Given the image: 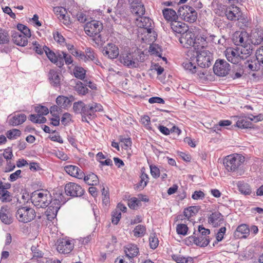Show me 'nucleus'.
<instances>
[{
    "label": "nucleus",
    "instance_id": "nucleus-32",
    "mask_svg": "<svg viewBox=\"0 0 263 263\" xmlns=\"http://www.w3.org/2000/svg\"><path fill=\"white\" fill-rule=\"evenodd\" d=\"M83 179L85 183L89 185H97L99 182L98 176L93 173H90L87 175L84 174Z\"/></svg>",
    "mask_w": 263,
    "mask_h": 263
},
{
    "label": "nucleus",
    "instance_id": "nucleus-4",
    "mask_svg": "<svg viewBox=\"0 0 263 263\" xmlns=\"http://www.w3.org/2000/svg\"><path fill=\"white\" fill-rule=\"evenodd\" d=\"M245 161V157L239 154H233L225 157L223 164L228 172H235Z\"/></svg>",
    "mask_w": 263,
    "mask_h": 263
},
{
    "label": "nucleus",
    "instance_id": "nucleus-49",
    "mask_svg": "<svg viewBox=\"0 0 263 263\" xmlns=\"http://www.w3.org/2000/svg\"><path fill=\"white\" fill-rule=\"evenodd\" d=\"M66 52L64 51H59L57 52L56 58H57L58 62L55 64L60 68H61L64 65V60L65 58Z\"/></svg>",
    "mask_w": 263,
    "mask_h": 263
},
{
    "label": "nucleus",
    "instance_id": "nucleus-38",
    "mask_svg": "<svg viewBox=\"0 0 263 263\" xmlns=\"http://www.w3.org/2000/svg\"><path fill=\"white\" fill-rule=\"evenodd\" d=\"M43 49L47 58L52 63L55 64L58 62L57 58H56L57 53H54L46 46H43Z\"/></svg>",
    "mask_w": 263,
    "mask_h": 263
},
{
    "label": "nucleus",
    "instance_id": "nucleus-8",
    "mask_svg": "<svg viewBox=\"0 0 263 263\" xmlns=\"http://www.w3.org/2000/svg\"><path fill=\"white\" fill-rule=\"evenodd\" d=\"M35 217V212L32 208L22 207L16 212V217L19 221L27 223L33 220Z\"/></svg>",
    "mask_w": 263,
    "mask_h": 263
},
{
    "label": "nucleus",
    "instance_id": "nucleus-20",
    "mask_svg": "<svg viewBox=\"0 0 263 263\" xmlns=\"http://www.w3.org/2000/svg\"><path fill=\"white\" fill-rule=\"evenodd\" d=\"M241 68H243V70L245 69L248 71H258L260 69V64L258 63V61L255 59L253 60H248L247 61L242 60V62L239 64Z\"/></svg>",
    "mask_w": 263,
    "mask_h": 263
},
{
    "label": "nucleus",
    "instance_id": "nucleus-9",
    "mask_svg": "<svg viewBox=\"0 0 263 263\" xmlns=\"http://www.w3.org/2000/svg\"><path fill=\"white\" fill-rule=\"evenodd\" d=\"M206 46V42L205 39L200 35H197L196 37L194 39V43L192 45L191 49L189 50L187 53V56L193 54H196L200 52V51H205L204 48Z\"/></svg>",
    "mask_w": 263,
    "mask_h": 263
},
{
    "label": "nucleus",
    "instance_id": "nucleus-31",
    "mask_svg": "<svg viewBox=\"0 0 263 263\" xmlns=\"http://www.w3.org/2000/svg\"><path fill=\"white\" fill-rule=\"evenodd\" d=\"M26 120V116L24 114L13 115L9 120V124L12 126H17L23 124Z\"/></svg>",
    "mask_w": 263,
    "mask_h": 263
},
{
    "label": "nucleus",
    "instance_id": "nucleus-12",
    "mask_svg": "<svg viewBox=\"0 0 263 263\" xmlns=\"http://www.w3.org/2000/svg\"><path fill=\"white\" fill-rule=\"evenodd\" d=\"M65 192L67 196L76 197L82 196L85 191L80 185L70 182L65 185Z\"/></svg>",
    "mask_w": 263,
    "mask_h": 263
},
{
    "label": "nucleus",
    "instance_id": "nucleus-16",
    "mask_svg": "<svg viewBox=\"0 0 263 263\" xmlns=\"http://www.w3.org/2000/svg\"><path fill=\"white\" fill-rule=\"evenodd\" d=\"M57 245V250L60 253L68 254L73 249V244L69 240L63 238L58 239Z\"/></svg>",
    "mask_w": 263,
    "mask_h": 263
},
{
    "label": "nucleus",
    "instance_id": "nucleus-45",
    "mask_svg": "<svg viewBox=\"0 0 263 263\" xmlns=\"http://www.w3.org/2000/svg\"><path fill=\"white\" fill-rule=\"evenodd\" d=\"M6 135L9 139H16L21 136V132L18 129L13 128L8 130Z\"/></svg>",
    "mask_w": 263,
    "mask_h": 263
},
{
    "label": "nucleus",
    "instance_id": "nucleus-36",
    "mask_svg": "<svg viewBox=\"0 0 263 263\" xmlns=\"http://www.w3.org/2000/svg\"><path fill=\"white\" fill-rule=\"evenodd\" d=\"M126 250H125L126 255L130 258H133L136 256L139 253V248L137 247V246L135 244H129L126 247Z\"/></svg>",
    "mask_w": 263,
    "mask_h": 263
},
{
    "label": "nucleus",
    "instance_id": "nucleus-51",
    "mask_svg": "<svg viewBox=\"0 0 263 263\" xmlns=\"http://www.w3.org/2000/svg\"><path fill=\"white\" fill-rule=\"evenodd\" d=\"M189 228L185 224H178L176 227V232L179 235L185 236L187 234Z\"/></svg>",
    "mask_w": 263,
    "mask_h": 263
},
{
    "label": "nucleus",
    "instance_id": "nucleus-37",
    "mask_svg": "<svg viewBox=\"0 0 263 263\" xmlns=\"http://www.w3.org/2000/svg\"><path fill=\"white\" fill-rule=\"evenodd\" d=\"M73 74L76 78L83 80L85 77L86 70L82 67L75 66L73 69Z\"/></svg>",
    "mask_w": 263,
    "mask_h": 263
},
{
    "label": "nucleus",
    "instance_id": "nucleus-59",
    "mask_svg": "<svg viewBox=\"0 0 263 263\" xmlns=\"http://www.w3.org/2000/svg\"><path fill=\"white\" fill-rule=\"evenodd\" d=\"M9 37L8 32L5 30L0 31V44L8 43Z\"/></svg>",
    "mask_w": 263,
    "mask_h": 263
},
{
    "label": "nucleus",
    "instance_id": "nucleus-15",
    "mask_svg": "<svg viewBox=\"0 0 263 263\" xmlns=\"http://www.w3.org/2000/svg\"><path fill=\"white\" fill-rule=\"evenodd\" d=\"M48 80L50 84L55 88H60L61 85L62 74L55 69H50L48 73Z\"/></svg>",
    "mask_w": 263,
    "mask_h": 263
},
{
    "label": "nucleus",
    "instance_id": "nucleus-23",
    "mask_svg": "<svg viewBox=\"0 0 263 263\" xmlns=\"http://www.w3.org/2000/svg\"><path fill=\"white\" fill-rule=\"evenodd\" d=\"M240 11L239 7L234 5H231V6L227 8L225 14L227 18L231 21H236L239 19V16L240 15Z\"/></svg>",
    "mask_w": 263,
    "mask_h": 263
},
{
    "label": "nucleus",
    "instance_id": "nucleus-47",
    "mask_svg": "<svg viewBox=\"0 0 263 263\" xmlns=\"http://www.w3.org/2000/svg\"><path fill=\"white\" fill-rule=\"evenodd\" d=\"M17 28L20 31V33L23 34L24 35L28 37H30L31 36L30 30L25 25L22 24H18L17 25Z\"/></svg>",
    "mask_w": 263,
    "mask_h": 263
},
{
    "label": "nucleus",
    "instance_id": "nucleus-54",
    "mask_svg": "<svg viewBox=\"0 0 263 263\" xmlns=\"http://www.w3.org/2000/svg\"><path fill=\"white\" fill-rule=\"evenodd\" d=\"M235 69H237V71L235 72H233L231 74V78L233 79L240 78L243 73V68H241L239 64H238L236 65V68H235Z\"/></svg>",
    "mask_w": 263,
    "mask_h": 263
},
{
    "label": "nucleus",
    "instance_id": "nucleus-14",
    "mask_svg": "<svg viewBox=\"0 0 263 263\" xmlns=\"http://www.w3.org/2000/svg\"><path fill=\"white\" fill-rule=\"evenodd\" d=\"M248 36L251 45H260L263 42V29L260 28H254L250 34H248Z\"/></svg>",
    "mask_w": 263,
    "mask_h": 263
},
{
    "label": "nucleus",
    "instance_id": "nucleus-17",
    "mask_svg": "<svg viewBox=\"0 0 263 263\" xmlns=\"http://www.w3.org/2000/svg\"><path fill=\"white\" fill-rule=\"evenodd\" d=\"M137 26L146 30L148 33H151L154 29V22L148 17L140 16L139 18L136 19Z\"/></svg>",
    "mask_w": 263,
    "mask_h": 263
},
{
    "label": "nucleus",
    "instance_id": "nucleus-18",
    "mask_svg": "<svg viewBox=\"0 0 263 263\" xmlns=\"http://www.w3.org/2000/svg\"><path fill=\"white\" fill-rule=\"evenodd\" d=\"M1 221L6 225L11 224L13 221L12 214L10 213V209L7 205H3L0 210Z\"/></svg>",
    "mask_w": 263,
    "mask_h": 263
},
{
    "label": "nucleus",
    "instance_id": "nucleus-52",
    "mask_svg": "<svg viewBox=\"0 0 263 263\" xmlns=\"http://www.w3.org/2000/svg\"><path fill=\"white\" fill-rule=\"evenodd\" d=\"M85 56L86 57V62L88 60H95V58L97 55L94 50L91 48H87L85 50Z\"/></svg>",
    "mask_w": 263,
    "mask_h": 263
},
{
    "label": "nucleus",
    "instance_id": "nucleus-46",
    "mask_svg": "<svg viewBox=\"0 0 263 263\" xmlns=\"http://www.w3.org/2000/svg\"><path fill=\"white\" fill-rule=\"evenodd\" d=\"M58 212V211L57 210V208L52 209V208L48 206L46 211L45 212L47 219L49 221H52L56 217Z\"/></svg>",
    "mask_w": 263,
    "mask_h": 263
},
{
    "label": "nucleus",
    "instance_id": "nucleus-1",
    "mask_svg": "<svg viewBox=\"0 0 263 263\" xmlns=\"http://www.w3.org/2000/svg\"><path fill=\"white\" fill-rule=\"evenodd\" d=\"M120 62L128 68H136L139 67V62L144 61L143 52H128L122 53L119 57Z\"/></svg>",
    "mask_w": 263,
    "mask_h": 263
},
{
    "label": "nucleus",
    "instance_id": "nucleus-11",
    "mask_svg": "<svg viewBox=\"0 0 263 263\" xmlns=\"http://www.w3.org/2000/svg\"><path fill=\"white\" fill-rule=\"evenodd\" d=\"M196 231L194 232L193 235L187 237L185 239V243L187 246L191 245L192 243L200 247H205L210 243V238L203 235L196 236Z\"/></svg>",
    "mask_w": 263,
    "mask_h": 263
},
{
    "label": "nucleus",
    "instance_id": "nucleus-42",
    "mask_svg": "<svg viewBox=\"0 0 263 263\" xmlns=\"http://www.w3.org/2000/svg\"><path fill=\"white\" fill-rule=\"evenodd\" d=\"M135 237H141L144 235L146 232V227L142 224L137 226L133 230Z\"/></svg>",
    "mask_w": 263,
    "mask_h": 263
},
{
    "label": "nucleus",
    "instance_id": "nucleus-58",
    "mask_svg": "<svg viewBox=\"0 0 263 263\" xmlns=\"http://www.w3.org/2000/svg\"><path fill=\"white\" fill-rule=\"evenodd\" d=\"M149 240L150 248L153 250L155 249L159 244L158 238L155 236V234L151 235Z\"/></svg>",
    "mask_w": 263,
    "mask_h": 263
},
{
    "label": "nucleus",
    "instance_id": "nucleus-25",
    "mask_svg": "<svg viewBox=\"0 0 263 263\" xmlns=\"http://www.w3.org/2000/svg\"><path fill=\"white\" fill-rule=\"evenodd\" d=\"M223 221V216L219 211L213 212L208 217V222L214 227L220 226Z\"/></svg>",
    "mask_w": 263,
    "mask_h": 263
},
{
    "label": "nucleus",
    "instance_id": "nucleus-53",
    "mask_svg": "<svg viewBox=\"0 0 263 263\" xmlns=\"http://www.w3.org/2000/svg\"><path fill=\"white\" fill-rule=\"evenodd\" d=\"M141 204V200L136 197H133L128 200V205L131 209L135 210Z\"/></svg>",
    "mask_w": 263,
    "mask_h": 263
},
{
    "label": "nucleus",
    "instance_id": "nucleus-34",
    "mask_svg": "<svg viewBox=\"0 0 263 263\" xmlns=\"http://www.w3.org/2000/svg\"><path fill=\"white\" fill-rule=\"evenodd\" d=\"M236 126L240 128H252L253 124L249 119V117H240L236 122Z\"/></svg>",
    "mask_w": 263,
    "mask_h": 263
},
{
    "label": "nucleus",
    "instance_id": "nucleus-29",
    "mask_svg": "<svg viewBox=\"0 0 263 263\" xmlns=\"http://www.w3.org/2000/svg\"><path fill=\"white\" fill-rule=\"evenodd\" d=\"M162 13L164 18L170 23L177 20L179 17L178 12L177 13L174 10L171 8H164L162 10Z\"/></svg>",
    "mask_w": 263,
    "mask_h": 263
},
{
    "label": "nucleus",
    "instance_id": "nucleus-10",
    "mask_svg": "<svg viewBox=\"0 0 263 263\" xmlns=\"http://www.w3.org/2000/svg\"><path fill=\"white\" fill-rule=\"evenodd\" d=\"M214 73L219 77L227 76L230 70V64L223 59H218L216 61L213 67Z\"/></svg>",
    "mask_w": 263,
    "mask_h": 263
},
{
    "label": "nucleus",
    "instance_id": "nucleus-63",
    "mask_svg": "<svg viewBox=\"0 0 263 263\" xmlns=\"http://www.w3.org/2000/svg\"><path fill=\"white\" fill-rule=\"evenodd\" d=\"M71 120V115L69 113L65 112L61 118L62 124L65 126L67 125Z\"/></svg>",
    "mask_w": 263,
    "mask_h": 263
},
{
    "label": "nucleus",
    "instance_id": "nucleus-13",
    "mask_svg": "<svg viewBox=\"0 0 263 263\" xmlns=\"http://www.w3.org/2000/svg\"><path fill=\"white\" fill-rule=\"evenodd\" d=\"M196 36L195 33L186 29L184 32L181 34L179 41L183 47L191 48Z\"/></svg>",
    "mask_w": 263,
    "mask_h": 263
},
{
    "label": "nucleus",
    "instance_id": "nucleus-50",
    "mask_svg": "<svg viewBox=\"0 0 263 263\" xmlns=\"http://www.w3.org/2000/svg\"><path fill=\"white\" fill-rule=\"evenodd\" d=\"M121 218V213L117 209H115L112 212L111 215V222L117 225Z\"/></svg>",
    "mask_w": 263,
    "mask_h": 263
},
{
    "label": "nucleus",
    "instance_id": "nucleus-6",
    "mask_svg": "<svg viewBox=\"0 0 263 263\" xmlns=\"http://www.w3.org/2000/svg\"><path fill=\"white\" fill-rule=\"evenodd\" d=\"M178 14L182 20L190 23L195 22L197 18V12L194 8L187 5L180 7Z\"/></svg>",
    "mask_w": 263,
    "mask_h": 263
},
{
    "label": "nucleus",
    "instance_id": "nucleus-60",
    "mask_svg": "<svg viewBox=\"0 0 263 263\" xmlns=\"http://www.w3.org/2000/svg\"><path fill=\"white\" fill-rule=\"evenodd\" d=\"M35 110L40 116L41 115H46L49 113L48 108L44 106L40 105L35 107Z\"/></svg>",
    "mask_w": 263,
    "mask_h": 263
},
{
    "label": "nucleus",
    "instance_id": "nucleus-24",
    "mask_svg": "<svg viewBox=\"0 0 263 263\" xmlns=\"http://www.w3.org/2000/svg\"><path fill=\"white\" fill-rule=\"evenodd\" d=\"M66 172L71 176L79 179H82L84 173L78 167L75 165H66L64 167Z\"/></svg>",
    "mask_w": 263,
    "mask_h": 263
},
{
    "label": "nucleus",
    "instance_id": "nucleus-27",
    "mask_svg": "<svg viewBox=\"0 0 263 263\" xmlns=\"http://www.w3.org/2000/svg\"><path fill=\"white\" fill-rule=\"evenodd\" d=\"M74 99V97L72 95L69 97L59 96L56 99V103L61 108L66 109L71 105Z\"/></svg>",
    "mask_w": 263,
    "mask_h": 263
},
{
    "label": "nucleus",
    "instance_id": "nucleus-40",
    "mask_svg": "<svg viewBox=\"0 0 263 263\" xmlns=\"http://www.w3.org/2000/svg\"><path fill=\"white\" fill-rule=\"evenodd\" d=\"M182 66L185 70L191 74H194L197 71L196 65L190 61H186L183 62L182 63Z\"/></svg>",
    "mask_w": 263,
    "mask_h": 263
},
{
    "label": "nucleus",
    "instance_id": "nucleus-7",
    "mask_svg": "<svg viewBox=\"0 0 263 263\" xmlns=\"http://www.w3.org/2000/svg\"><path fill=\"white\" fill-rule=\"evenodd\" d=\"M103 29L102 24L97 21L93 20L86 24L84 27L85 33L90 36H96V40L99 41V39H101V35L99 34ZM101 41V39H100Z\"/></svg>",
    "mask_w": 263,
    "mask_h": 263
},
{
    "label": "nucleus",
    "instance_id": "nucleus-55",
    "mask_svg": "<svg viewBox=\"0 0 263 263\" xmlns=\"http://www.w3.org/2000/svg\"><path fill=\"white\" fill-rule=\"evenodd\" d=\"M256 59L260 64L261 66L263 67V46H260L255 52Z\"/></svg>",
    "mask_w": 263,
    "mask_h": 263
},
{
    "label": "nucleus",
    "instance_id": "nucleus-2",
    "mask_svg": "<svg viewBox=\"0 0 263 263\" xmlns=\"http://www.w3.org/2000/svg\"><path fill=\"white\" fill-rule=\"evenodd\" d=\"M233 41L236 45L242 46L241 54L249 56L252 53L254 48L249 42L248 43L249 36L246 31L235 32L233 36Z\"/></svg>",
    "mask_w": 263,
    "mask_h": 263
},
{
    "label": "nucleus",
    "instance_id": "nucleus-26",
    "mask_svg": "<svg viewBox=\"0 0 263 263\" xmlns=\"http://www.w3.org/2000/svg\"><path fill=\"white\" fill-rule=\"evenodd\" d=\"M12 38L14 43L18 46H25L28 44V40L25 35H24L15 30L12 31Z\"/></svg>",
    "mask_w": 263,
    "mask_h": 263
},
{
    "label": "nucleus",
    "instance_id": "nucleus-48",
    "mask_svg": "<svg viewBox=\"0 0 263 263\" xmlns=\"http://www.w3.org/2000/svg\"><path fill=\"white\" fill-rule=\"evenodd\" d=\"M0 200L3 202H10L12 200L11 193L8 191L0 190Z\"/></svg>",
    "mask_w": 263,
    "mask_h": 263
},
{
    "label": "nucleus",
    "instance_id": "nucleus-57",
    "mask_svg": "<svg viewBox=\"0 0 263 263\" xmlns=\"http://www.w3.org/2000/svg\"><path fill=\"white\" fill-rule=\"evenodd\" d=\"M85 103L82 101H79L73 103V109L76 114H80Z\"/></svg>",
    "mask_w": 263,
    "mask_h": 263
},
{
    "label": "nucleus",
    "instance_id": "nucleus-30",
    "mask_svg": "<svg viewBox=\"0 0 263 263\" xmlns=\"http://www.w3.org/2000/svg\"><path fill=\"white\" fill-rule=\"evenodd\" d=\"M249 233L250 229L248 226L246 224H242L237 228L234 232V236L237 238H246Z\"/></svg>",
    "mask_w": 263,
    "mask_h": 263
},
{
    "label": "nucleus",
    "instance_id": "nucleus-28",
    "mask_svg": "<svg viewBox=\"0 0 263 263\" xmlns=\"http://www.w3.org/2000/svg\"><path fill=\"white\" fill-rule=\"evenodd\" d=\"M170 26L173 32L180 34L184 32L187 28L185 23L177 20L171 22Z\"/></svg>",
    "mask_w": 263,
    "mask_h": 263
},
{
    "label": "nucleus",
    "instance_id": "nucleus-64",
    "mask_svg": "<svg viewBox=\"0 0 263 263\" xmlns=\"http://www.w3.org/2000/svg\"><path fill=\"white\" fill-rule=\"evenodd\" d=\"M205 194L201 191H196L192 195V198L194 200L202 199L204 198Z\"/></svg>",
    "mask_w": 263,
    "mask_h": 263
},
{
    "label": "nucleus",
    "instance_id": "nucleus-22",
    "mask_svg": "<svg viewBox=\"0 0 263 263\" xmlns=\"http://www.w3.org/2000/svg\"><path fill=\"white\" fill-rule=\"evenodd\" d=\"M130 9L133 13L141 16L144 14L145 12L143 4L140 1L133 0L130 3Z\"/></svg>",
    "mask_w": 263,
    "mask_h": 263
},
{
    "label": "nucleus",
    "instance_id": "nucleus-19",
    "mask_svg": "<svg viewBox=\"0 0 263 263\" xmlns=\"http://www.w3.org/2000/svg\"><path fill=\"white\" fill-rule=\"evenodd\" d=\"M104 55L107 56L110 59L116 58L119 55V49L117 46L112 43H108L102 50Z\"/></svg>",
    "mask_w": 263,
    "mask_h": 263
},
{
    "label": "nucleus",
    "instance_id": "nucleus-61",
    "mask_svg": "<svg viewBox=\"0 0 263 263\" xmlns=\"http://www.w3.org/2000/svg\"><path fill=\"white\" fill-rule=\"evenodd\" d=\"M32 45L33 47H31V48H32V49L34 50L36 53L41 55L44 53V50L43 49V47L42 48V46L37 42H33L32 43Z\"/></svg>",
    "mask_w": 263,
    "mask_h": 263
},
{
    "label": "nucleus",
    "instance_id": "nucleus-39",
    "mask_svg": "<svg viewBox=\"0 0 263 263\" xmlns=\"http://www.w3.org/2000/svg\"><path fill=\"white\" fill-rule=\"evenodd\" d=\"M93 109L92 107L90 106V104H84V107L82 109V111L81 112V115H85L88 117L89 119H93Z\"/></svg>",
    "mask_w": 263,
    "mask_h": 263
},
{
    "label": "nucleus",
    "instance_id": "nucleus-3",
    "mask_svg": "<svg viewBox=\"0 0 263 263\" xmlns=\"http://www.w3.org/2000/svg\"><path fill=\"white\" fill-rule=\"evenodd\" d=\"M30 199L35 206L44 208L49 205L51 195L47 190H37L32 193Z\"/></svg>",
    "mask_w": 263,
    "mask_h": 263
},
{
    "label": "nucleus",
    "instance_id": "nucleus-44",
    "mask_svg": "<svg viewBox=\"0 0 263 263\" xmlns=\"http://www.w3.org/2000/svg\"><path fill=\"white\" fill-rule=\"evenodd\" d=\"M238 187L239 191L245 195H250L251 193V189L250 186L248 183H239L238 185Z\"/></svg>",
    "mask_w": 263,
    "mask_h": 263
},
{
    "label": "nucleus",
    "instance_id": "nucleus-35",
    "mask_svg": "<svg viewBox=\"0 0 263 263\" xmlns=\"http://www.w3.org/2000/svg\"><path fill=\"white\" fill-rule=\"evenodd\" d=\"M66 47L73 55L78 58L79 60L86 62V57L85 56V53L84 52L76 50L73 45L69 44H66Z\"/></svg>",
    "mask_w": 263,
    "mask_h": 263
},
{
    "label": "nucleus",
    "instance_id": "nucleus-56",
    "mask_svg": "<svg viewBox=\"0 0 263 263\" xmlns=\"http://www.w3.org/2000/svg\"><path fill=\"white\" fill-rule=\"evenodd\" d=\"M102 202L103 203L105 204L106 205L109 203V194L108 192V190H106L104 187H103L102 190Z\"/></svg>",
    "mask_w": 263,
    "mask_h": 263
},
{
    "label": "nucleus",
    "instance_id": "nucleus-62",
    "mask_svg": "<svg viewBox=\"0 0 263 263\" xmlns=\"http://www.w3.org/2000/svg\"><path fill=\"white\" fill-rule=\"evenodd\" d=\"M150 170L151 175L153 178H157L160 176V170L156 165H151Z\"/></svg>",
    "mask_w": 263,
    "mask_h": 263
},
{
    "label": "nucleus",
    "instance_id": "nucleus-43",
    "mask_svg": "<svg viewBox=\"0 0 263 263\" xmlns=\"http://www.w3.org/2000/svg\"><path fill=\"white\" fill-rule=\"evenodd\" d=\"M232 124V122L228 120H221L217 124L214 125V126L211 129V132L218 133L217 130H221V127H225L229 126Z\"/></svg>",
    "mask_w": 263,
    "mask_h": 263
},
{
    "label": "nucleus",
    "instance_id": "nucleus-21",
    "mask_svg": "<svg viewBox=\"0 0 263 263\" xmlns=\"http://www.w3.org/2000/svg\"><path fill=\"white\" fill-rule=\"evenodd\" d=\"M225 55L229 62L236 64V65L239 64L241 62V60L243 59L242 57L238 54L237 51L232 48L226 49L225 51Z\"/></svg>",
    "mask_w": 263,
    "mask_h": 263
},
{
    "label": "nucleus",
    "instance_id": "nucleus-41",
    "mask_svg": "<svg viewBox=\"0 0 263 263\" xmlns=\"http://www.w3.org/2000/svg\"><path fill=\"white\" fill-rule=\"evenodd\" d=\"M75 90L79 95H85L88 92V89L81 81H78L75 86Z\"/></svg>",
    "mask_w": 263,
    "mask_h": 263
},
{
    "label": "nucleus",
    "instance_id": "nucleus-5",
    "mask_svg": "<svg viewBox=\"0 0 263 263\" xmlns=\"http://www.w3.org/2000/svg\"><path fill=\"white\" fill-rule=\"evenodd\" d=\"M191 60L196 59L199 66L202 68L210 67L212 64V55L208 50L200 51V52L193 54L188 57Z\"/></svg>",
    "mask_w": 263,
    "mask_h": 263
},
{
    "label": "nucleus",
    "instance_id": "nucleus-33",
    "mask_svg": "<svg viewBox=\"0 0 263 263\" xmlns=\"http://www.w3.org/2000/svg\"><path fill=\"white\" fill-rule=\"evenodd\" d=\"M200 209V207L197 205L190 206L186 208L183 211V215L189 219L191 217L196 215Z\"/></svg>",
    "mask_w": 263,
    "mask_h": 263
}]
</instances>
